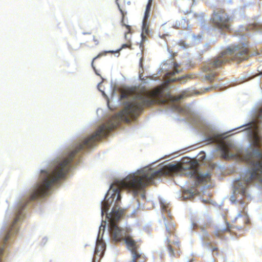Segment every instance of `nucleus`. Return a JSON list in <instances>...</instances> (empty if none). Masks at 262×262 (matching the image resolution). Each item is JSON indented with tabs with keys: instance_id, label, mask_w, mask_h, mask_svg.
<instances>
[{
	"instance_id": "1",
	"label": "nucleus",
	"mask_w": 262,
	"mask_h": 262,
	"mask_svg": "<svg viewBox=\"0 0 262 262\" xmlns=\"http://www.w3.org/2000/svg\"><path fill=\"white\" fill-rule=\"evenodd\" d=\"M184 94L176 97L165 92L163 86H159L151 91H141L137 94L134 100L123 110L113 116L107 122L102 124L91 136L86 138L76 149L72 151L63 161L58 163L50 172L45 171V196L49 194L50 187L60 179L64 178L71 167V163L76 154L85 148L93 146L95 143L106 137L113 129L119 125L121 121L129 122L130 118L138 116L144 107L155 104L164 105L172 103L183 98Z\"/></svg>"
},
{
	"instance_id": "2",
	"label": "nucleus",
	"mask_w": 262,
	"mask_h": 262,
	"mask_svg": "<svg viewBox=\"0 0 262 262\" xmlns=\"http://www.w3.org/2000/svg\"><path fill=\"white\" fill-rule=\"evenodd\" d=\"M187 170L184 174L188 177L194 178L198 183L206 181L210 178L209 174H202L198 173V165L196 163L190 162L187 165L183 164H169L158 170L150 168L139 170L127 176L121 181H117L111 186L110 190L114 193L111 198L113 200L117 196L116 201L121 199L120 191L122 190L137 195L141 190L151 183L152 179L162 176H171L174 173Z\"/></svg>"
},
{
	"instance_id": "3",
	"label": "nucleus",
	"mask_w": 262,
	"mask_h": 262,
	"mask_svg": "<svg viewBox=\"0 0 262 262\" xmlns=\"http://www.w3.org/2000/svg\"><path fill=\"white\" fill-rule=\"evenodd\" d=\"M262 104H255L252 108L249 120L247 123V157L248 155L256 159H261L262 153L258 148H262Z\"/></svg>"
},
{
	"instance_id": "4",
	"label": "nucleus",
	"mask_w": 262,
	"mask_h": 262,
	"mask_svg": "<svg viewBox=\"0 0 262 262\" xmlns=\"http://www.w3.org/2000/svg\"><path fill=\"white\" fill-rule=\"evenodd\" d=\"M245 59L246 45L244 42L231 46L222 52L219 56L212 59L202 67L204 72H210L204 76L203 80L212 83L217 75V72L213 71L215 69L220 68L230 61H234L239 63Z\"/></svg>"
},
{
	"instance_id": "5",
	"label": "nucleus",
	"mask_w": 262,
	"mask_h": 262,
	"mask_svg": "<svg viewBox=\"0 0 262 262\" xmlns=\"http://www.w3.org/2000/svg\"><path fill=\"white\" fill-rule=\"evenodd\" d=\"M206 141L209 143H215L218 149L221 152V157L225 160H229L238 156V151L235 146L228 137L223 138L222 135H214L208 137Z\"/></svg>"
},
{
	"instance_id": "6",
	"label": "nucleus",
	"mask_w": 262,
	"mask_h": 262,
	"mask_svg": "<svg viewBox=\"0 0 262 262\" xmlns=\"http://www.w3.org/2000/svg\"><path fill=\"white\" fill-rule=\"evenodd\" d=\"M125 210L114 207L111 213L107 216L110 222V232L111 238L113 241L119 242L123 241L124 235L123 230L120 229L117 225V222L124 214Z\"/></svg>"
},
{
	"instance_id": "7",
	"label": "nucleus",
	"mask_w": 262,
	"mask_h": 262,
	"mask_svg": "<svg viewBox=\"0 0 262 262\" xmlns=\"http://www.w3.org/2000/svg\"><path fill=\"white\" fill-rule=\"evenodd\" d=\"M164 224L165 226L164 234L166 236L165 243L167 250L169 255L174 257L175 256V253L172 245H175L178 248H179L180 245V242L176 234V225L171 221L168 222L165 219H164Z\"/></svg>"
},
{
	"instance_id": "8",
	"label": "nucleus",
	"mask_w": 262,
	"mask_h": 262,
	"mask_svg": "<svg viewBox=\"0 0 262 262\" xmlns=\"http://www.w3.org/2000/svg\"><path fill=\"white\" fill-rule=\"evenodd\" d=\"M126 248L130 251L132 255V260L129 262H146L147 258L144 254L138 251L141 241L135 240L128 234L125 235L124 239Z\"/></svg>"
},
{
	"instance_id": "9",
	"label": "nucleus",
	"mask_w": 262,
	"mask_h": 262,
	"mask_svg": "<svg viewBox=\"0 0 262 262\" xmlns=\"http://www.w3.org/2000/svg\"><path fill=\"white\" fill-rule=\"evenodd\" d=\"M211 20L215 27L221 30H228L230 28L231 17L224 9L214 10Z\"/></svg>"
},
{
	"instance_id": "10",
	"label": "nucleus",
	"mask_w": 262,
	"mask_h": 262,
	"mask_svg": "<svg viewBox=\"0 0 262 262\" xmlns=\"http://www.w3.org/2000/svg\"><path fill=\"white\" fill-rule=\"evenodd\" d=\"M116 4H117V5L118 6V7L120 12L122 14V26H124L126 28V31L125 32V38L127 40V42L126 43L123 44L122 45L121 48L120 49H119V50H117L116 51H105L104 52L99 53L97 56H96L95 57H94L93 58L91 64H92V68H93L94 70L95 71V73L97 75H99V74L98 73L97 70H96L95 67L94 66V61L95 60H96V59H97V58H99V57H101L102 56L105 55L107 53H118L122 49L125 48H130V46H131V42H130V36H128V35L130 36L131 27H130V26L126 25V24L123 23L124 13L123 12V11L122 10V9L121 8V6H120V4L119 3V0H116Z\"/></svg>"
},
{
	"instance_id": "11",
	"label": "nucleus",
	"mask_w": 262,
	"mask_h": 262,
	"mask_svg": "<svg viewBox=\"0 0 262 262\" xmlns=\"http://www.w3.org/2000/svg\"><path fill=\"white\" fill-rule=\"evenodd\" d=\"M234 186L233 195L231 197V201L243 204L244 203L243 199L245 196L246 192V179L244 178H241L235 181Z\"/></svg>"
},
{
	"instance_id": "12",
	"label": "nucleus",
	"mask_w": 262,
	"mask_h": 262,
	"mask_svg": "<svg viewBox=\"0 0 262 262\" xmlns=\"http://www.w3.org/2000/svg\"><path fill=\"white\" fill-rule=\"evenodd\" d=\"M179 65L177 62H174L173 63V70L171 72H169L167 73L165 75V78L168 82H172L177 81H182L183 79H193L195 78V76L193 74H187L179 77L178 78H173L172 76L176 74L180 73L181 70H178V68Z\"/></svg>"
},
{
	"instance_id": "13",
	"label": "nucleus",
	"mask_w": 262,
	"mask_h": 262,
	"mask_svg": "<svg viewBox=\"0 0 262 262\" xmlns=\"http://www.w3.org/2000/svg\"><path fill=\"white\" fill-rule=\"evenodd\" d=\"M105 250V243L101 241H97L96 245L94 251V256L93 258V262H94L95 259L98 256L99 258H101Z\"/></svg>"
},
{
	"instance_id": "14",
	"label": "nucleus",
	"mask_w": 262,
	"mask_h": 262,
	"mask_svg": "<svg viewBox=\"0 0 262 262\" xmlns=\"http://www.w3.org/2000/svg\"><path fill=\"white\" fill-rule=\"evenodd\" d=\"M226 225L227 227L226 228L223 229H216L214 232V234L216 237L223 239L224 238V233H225V232H230V226L228 222H227Z\"/></svg>"
},
{
	"instance_id": "15",
	"label": "nucleus",
	"mask_w": 262,
	"mask_h": 262,
	"mask_svg": "<svg viewBox=\"0 0 262 262\" xmlns=\"http://www.w3.org/2000/svg\"><path fill=\"white\" fill-rule=\"evenodd\" d=\"M153 0H148L147 4L146 5V10L144 14V20L145 21V20L149 17L150 11L151 10V7L152 5Z\"/></svg>"
},
{
	"instance_id": "16",
	"label": "nucleus",
	"mask_w": 262,
	"mask_h": 262,
	"mask_svg": "<svg viewBox=\"0 0 262 262\" xmlns=\"http://www.w3.org/2000/svg\"><path fill=\"white\" fill-rule=\"evenodd\" d=\"M110 204L109 203V200L104 201L103 203V206L102 208V214H103V211H107L109 209Z\"/></svg>"
},
{
	"instance_id": "17",
	"label": "nucleus",
	"mask_w": 262,
	"mask_h": 262,
	"mask_svg": "<svg viewBox=\"0 0 262 262\" xmlns=\"http://www.w3.org/2000/svg\"><path fill=\"white\" fill-rule=\"evenodd\" d=\"M129 95L130 93L129 92L124 91L122 92L121 96L122 98H127Z\"/></svg>"
},
{
	"instance_id": "18",
	"label": "nucleus",
	"mask_w": 262,
	"mask_h": 262,
	"mask_svg": "<svg viewBox=\"0 0 262 262\" xmlns=\"http://www.w3.org/2000/svg\"><path fill=\"white\" fill-rule=\"evenodd\" d=\"M212 253L213 254H215L216 255H218L219 254V252H218V248H216V247H213L212 248Z\"/></svg>"
},
{
	"instance_id": "19",
	"label": "nucleus",
	"mask_w": 262,
	"mask_h": 262,
	"mask_svg": "<svg viewBox=\"0 0 262 262\" xmlns=\"http://www.w3.org/2000/svg\"><path fill=\"white\" fill-rule=\"evenodd\" d=\"M93 41H94L95 45H98L99 42V39L95 37V36H94L93 37Z\"/></svg>"
},
{
	"instance_id": "20",
	"label": "nucleus",
	"mask_w": 262,
	"mask_h": 262,
	"mask_svg": "<svg viewBox=\"0 0 262 262\" xmlns=\"http://www.w3.org/2000/svg\"><path fill=\"white\" fill-rule=\"evenodd\" d=\"M142 41H144L146 39V36L144 35L143 33L141 34Z\"/></svg>"
},
{
	"instance_id": "21",
	"label": "nucleus",
	"mask_w": 262,
	"mask_h": 262,
	"mask_svg": "<svg viewBox=\"0 0 262 262\" xmlns=\"http://www.w3.org/2000/svg\"><path fill=\"white\" fill-rule=\"evenodd\" d=\"M162 208H163V209H165V210H166V211H167V210H166V207H165V206H163L162 207Z\"/></svg>"
},
{
	"instance_id": "22",
	"label": "nucleus",
	"mask_w": 262,
	"mask_h": 262,
	"mask_svg": "<svg viewBox=\"0 0 262 262\" xmlns=\"http://www.w3.org/2000/svg\"><path fill=\"white\" fill-rule=\"evenodd\" d=\"M145 33H146V34H148V30H147V29H146V30H145Z\"/></svg>"
},
{
	"instance_id": "23",
	"label": "nucleus",
	"mask_w": 262,
	"mask_h": 262,
	"mask_svg": "<svg viewBox=\"0 0 262 262\" xmlns=\"http://www.w3.org/2000/svg\"><path fill=\"white\" fill-rule=\"evenodd\" d=\"M140 65H141V67L142 66V61H141L140 62Z\"/></svg>"
},
{
	"instance_id": "24",
	"label": "nucleus",
	"mask_w": 262,
	"mask_h": 262,
	"mask_svg": "<svg viewBox=\"0 0 262 262\" xmlns=\"http://www.w3.org/2000/svg\"><path fill=\"white\" fill-rule=\"evenodd\" d=\"M192 3H193L194 2V0H192Z\"/></svg>"
}]
</instances>
